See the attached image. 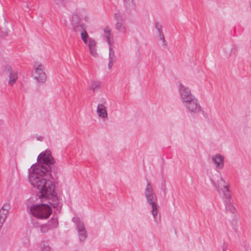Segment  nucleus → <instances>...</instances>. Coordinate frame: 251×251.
<instances>
[{
    "label": "nucleus",
    "instance_id": "f257e3e1",
    "mask_svg": "<svg viewBox=\"0 0 251 251\" xmlns=\"http://www.w3.org/2000/svg\"><path fill=\"white\" fill-rule=\"evenodd\" d=\"M48 174L50 175L48 168L39 164L33 165L30 168L28 179L30 184L39 190L40 197L54 198L55 186L47 178Z\"/></svg>",
    "mask_w": 251,
    "mask_h": 251
},
{
    "label": "nucleus",
    "instance_id": "f03ea898",
    "mask_svg": "<svg viewBox=\"0 0 251 251\" xmlns=\"http://www.w3.org/2000/svg\"><path fill=\"white\" fill-rule=\"evenodd\" d=\"M30 213L40 219H46L52 213L50 207L47 204H33L30 208Z\"/></svg>",
    "mask_w": 251,
    "mask_h": 251
},
{
    "label": "nucleus",
    "instance_id": "7ed1b4c3",
    "mask_svg": "<svg viewBox=\"0 0 251 251\" xmlns=\"http://www.w3.org/2000/svg\"><path fill=\"white\" fill-rule=\"evenodd\" d=\"M145 195L148 203L151 206V213L154 218L155 219L158 214V206L155 203L156 197L153 192L152 186L150 182L147 184L145 191Z\"/></svg>",
    "mask_w": 251,
    "mask_h": 251
},
{
    "label": "nucleus",
    "instance_id": "20e7f679",
    "mask_svg": "<svg viewBox=\"0 0 251 251\" xmlns=\"http://www.w3.org/2000/svg\"><path fill=\"white\" fill-rule=\"evenodd\" d=\"M213 183L218 193L222 196L225 200H229L230 198L229 189L226 182L223 179L221 175L217 176V178L213 180Z\"/></svg>",
    "mask_w": 251,
    "mask_h": 251
},
{
    "label": "nucleus",
    "instance_id": "39448f33",
    "mask_svg": "<svg viewBox=\"0 0 251 251\" xmlns=\"http://www.w3.org/2000/svg\"><path fill=\"white\" fill-rule=\"evenodd\" d=\"M103 39H105L108 42L109 47V62L108 64L109 68H111L113 65V59L114 58V52L111 46L113 44V36L111 34V30L110 27H105L103 29V33L102 35Z\"/></svg>",
    "mask_w": 251,
    "mask_h": 251
},
{
    "label": "nucleus",
    "instance_id": "423d86ee",
    "mask_svg": "<svg viewBox=\"0 0 251 251\" xmlns=\"http://www.w3.org/2000/svg\"><path fill=\"white\" fill-rule=\"evenodd\" d=\"M34 78L38 82H44L46 80V75L44 72V66L40 62H35L34 65Z\"/></svg>",
    "mask_w": 251,
    "mask_h": 251
},
{
    "label": "nucleus",
    "instance_id": "0eeeda50",
    "mask_svg": "<svg viewBox=\"0 0 251 251\" xmlns=\"http://www.w3.org/2000/svg\"><path fill=\"white\" fill-rule=\"evenodd\" d=\"M37 161L39 163L45 164L47 165L54 164L55 161L51 155L50 151H46L41 153L37 157Z\"/></svg>",
    "mask_w": 251,
    "mask_h": 251
},
{
    "label": "nucleus",
    "instance_id": "6e6552de",
    "mask_svg": "<svg viewBox=\"0 0 251 251\" xmlns=\"http://www.w3.org/2000/svg\"><path fill=\"white\" fill-rule=\"evenodd\" d=\"M4 71L9 77L8 84L9 86L13 85L18 79V72L13 70L10 65L5 66Z\"/></svg>",
    "mask_w": 251,
    "mask_h": 251
},
{
    "label": "nucleus",
    "instance_id": "1a4fd4ad",
    "mask_svg": "<svg viewBox=\"0 0 251 251\" xmlns=\"http://www.w3.org/2000/svg\"><path fill=\"white\" fill-rule=\"evenodd\" d=\"M70 24L66 23V25L73 28L75 31H80L79 25L80 17L77 11L72 14L69 17Z\"/></svg>",
    "mask_w": 251,
    "mask_h": 251
},
{
    "label": "nucleus",
    "instance_id": "9d476101",
    "mask_svg": "<svg viewBox=\"0 0 251 251\" xmlns=\"http://www.w3.org/2000/svg\"><path fill=\"white\" fill-rule=\"evenodd\" d=\"M179 90L183 103L195 98L191 94L189 89L181 83L179 85Z\"/></svg>",
    "mask_w": 251,
    "mask_h": 251
},
{
    "label": "nucleus",
    "instance_id": "9b49d317",
    "mask_svg": "<svg viewBox=\"0 0 251 251\" xmlns=\"http://www.w3.org/2000/svg\"><path fill=\"white\" fill-rule=\"evenodd\" d=\"M185 103L186 107L190 112L198 113L201 110V106L195 98L185 102Z\"/></svg>",
    "mask_w": 251,
    "mask_h": 251
},
{
    "label": "nucleus",
    "instance_id": "f8f14e48",
    "mask_svg": "<svg viewBox=\"0 0 251 251\" xmlns=\"http://www.w3.org/2000/svg\"><path fill=\"white\" fill-rule=\"evenodd\" d=\"M87 45L90 54L94 57L98 56L97 42L92 38H88Z\"/></svg>",
    "mask_w": 251,
    "mask_h": 251
},
{
    "label": "nucleus",
    "instance_id": "ddd939ff",
    "mask_svg": "<svg viewBox=\"0 0 251 251\" xmlns=\"http://www.w3.org/2000/svg\"><path fill=\"white\" fill-rule=\"evenodd\" d=\"M10 204L8 203H4L1 208L0 209V223L3 224L5 221L9 210L10 209Z\"/></svg>",
    "mask_w": 251,
    "mask_h": 251
},
{
    "label": "nucleus",
    "instance_id": "4468645a",
    "mask_svg": "<svg viewBox=\"0 0 251 251\" xmlns=\"http://www.w3.org/2000/svg\"><path fill=\"white\" fill-rule=\"evenodd\" d=\"M212 160L214 162L216 169H221L224 167V157L219 154H217L212 157Z\"/></svg>",
    "mask_w": 251,
    "mask_h": 251
},
{
    "label": "nucleus",
    "instance_id": "2eb2a0df",
    "mask_svg": "<svg viewBox=\"0 0 251 251\" xmlns=\"http://www.w3.org/2000/svg\"><path fill=\"white\" fill-rule=\"evenodd\" d=\"M97 113L100 117L105 119L107 117L106 107L103 104H99L97 107Z\"/></svg>",
    "mask_w": 251,
    "mask_h": 251
},
{
    "label": "nucleus",
    "instance_id": "dca6fc26",
    "mask_svg": "<svg viewBox=\"0 0 251 251\" xmlns=\"http://www.w3.org/2000/svg\"><path fill=\"white\" fill-rule=\"evenodd\" d=\"M50 229L56 227L58 226V220L56 218H51L47 223Z\"/></svg>",
    "mask_w": 251,
    "mask_h": 251
},
{
    "label": "nucleus",
    "instance_id": "f3484780",
    "mask_svg": "<svg viewBox=\"0 0 251 251\" xmlns=\"http://www.w3.org/2000/svg\"><path fill=\"white\" fill-rule=\"evenodd\" d=\"M101 87L100 82L94 81H92L90 85V89L93 92L98 90Z\"/></svg>",
    "mask_w": 251,
    "mask_h": 251
},
{
    "label": "nucleus",
    "instance_id": "a211bd4d",
    "mask_svg": "<svg viewBox=\"0 0 251 251\" xmlns=\"http://www.w3.org/2000/svg\"><path fill=\"white\" fill-rule=\"evenodd\" d=\"M82 25H80V29L81 32V37L83 40V41L84 42V43H86L88 42V38H90L88 37V34L85 30H82Z\"/></svg>",
    "mask_w": 251,
    "mask_h": 251
},
{
    "label": "nucleus",
    "instance_id": "6ab92c4d",
    "mask_svg": "<svg viewBox=\"0 0 251 251\" xmlns=\"http://www.w3.org/2000/svg\"><path fill=\"white\" fill-rule=\"evenodd\" d=\"M115 26H116V29L121 31H124L126 30L125 26L121 22H118L116 24Z\"/></svg>",
    "mask_w": 251,
    "mask_h": 251
},
{
    "label": "nucleus",
    "instance_id": "aec40b11",
    "mask_svg": "<svg viewBox=\"0 0 251 251\" xmlns=\"http://www.w3.org/2000/svg\"><path fill=\"white\" fill-rule=\"evenodd\" d=\"M79 234V237L80 241H83L85 240L86 237V232L85 230H82L80 232H78Z\"/></svg>",
    "mask_w": 251,
    "mask_h": 251
},
{
    "label": "nucleus",
    "instance_id": "412c9836",
    "mask_svg": "<svg viewBox=\"0 0 251 251\" xmlns=\"http://www.w3.org/2000/svg\"><path fill=\"white\" fill-rule=\"evenodd\" d=\"M50 229L47 224L40 226V230L43 233L47 232Z\"/></svg>",
    "mask_w": 251,
    "mask_h": 251
},
{
    "label": "nucleus",
    "instance_id": "4be33fe9",
    "mask_svg": "<svg viewBox=\"0 0 251 251\" xmlns=\"http://www.w3.org/2000/svg\"><path fill=\"white\" fill-rule=\"evenodd\" d=\"M77 227L78 232H80V231H81L82 230H85L84 229V227L83 224L82 222H80V221H78L77 222Z\"/></svg>",
    "mask_w": 251,
    "mask_h": 251
},
{
    "label": "nucleus",
    "instance_id": "5701e85b",
    "mask_svg": "<svg viewBox=\"0 0 251 251\" xmlns=\"http://www.w3.org/2000/svg\"><path fill=\"white\" fill-rule=\"evenodd\" d=\"M226 208L232 213H234L235 211V207L231 203L229 204V205L226 207Z\"/></svg>",
    "mask_w": 251,
    "mask_h": 251
},
{
    "label": "nucleus",
    "instance_id": "b1692460",
    "mask_svg": "<svg viewBox=\"0 0 251 251\" xmlns=\"http://www.w3.org/2000/svg\"><path fill=\"white\" fill-rule=\"evenodd\" d=\"M41 248L42 251H50V247L46 244H43Z\"/></svg>",
    "mask_w": 251,
    "mask_h": 251
},
{
    "label": "nucleus",
    "instance_id": "393cba45",
    "mask_svg": "<svg viewBox=\"0 0 251 251\" xmlns=\"http://www.w3.org/2000/svg\"><path fill=\"white\" fill-rule=\"evenodd\" d=\"M155 27L158 30L159 33H160V32H162V26H161V25H159L157 23H156V24H155Z\"/></svg>",
    "mask_w": 251,
    "mask_h": 251
},
{
    "label": "nucleus",
    "instance_id": "a878e982",
    "mask_svg": "<svg viewBox=\"0 0 251 251\" xmlns=\"http://www.w3.org/2000/svg\"><path fill=\"white\" fill-rule=\"evenodd\" d=\"M159 38L161 40L163 41V42H165V38L162 32H160L159 33Z\"/></svg>",
    "mask_w": 251,
    "mask_h": 251
},
{
    "label": "nucleus",
    "instance_id": "bb28decb",
    "mask_svg": "<svg viewBox=\"0 0 251 251\" xmlns=\"http://www.w3.org/2000/svg\"><path fill=\"white\" fill-rule=\"evenodd\" d=\"M126 2H132L133 0H124Z\"/></svg>",
    "mask_w": 251,
    "mask_h": 251
},
{
    "label": "nucleus",
    "instance_id": "cd10ccee",
    "mask_svg": "<svg viewBox=\"0 0 251 251\" xmlns=\"http://www.w3.org/2000/svg\"><path fill=\"white\" fill-rule=\"evenodd\" d=\"M53 207H55V204H53Z\"/></svg>",
    "mask_w": 251,
    "mask_h": 251
}]
</instances>
